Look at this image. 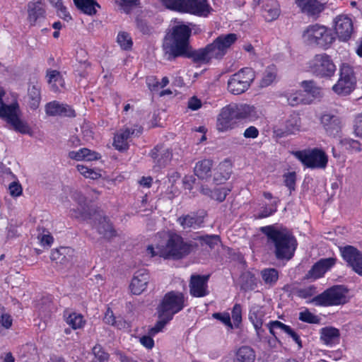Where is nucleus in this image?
<instances>
[{"label": "nucleus", "instance_id": "54", "mask_svg": "<svg viewBox=\"0 0 362 362\" xmlns=\"http://www.w3.org/2000/svg\"><path fill=\"white\" fill-rule=\"evenodd\" d=\"M213 318L220 321L225 326H226L230 329L233 328V325L231 322L230 316L228 313H215L212 315Z\"/></svg>", "mask_w": 362, "mask_h": 362}, {"label": "nucleus", "instance_id": "61", "mask_svg": "<svg viewBox=\"0 0 362 362\" xmlns=\"http://www.w3.org/2000/svg\"><path fill=\"white\" fill-rule=\"evenodd\" d=\"M57 13L59 17L64 19V21H69L71 19V16L66 6H64L63 3L55 7Z\"/></svg>", "mask_w": 362, "mask_h": 362}, {"label": "nucleus", "instance_id": "13", "mask_svg": "<svg viewBox=\"0 0 362 362\" xmlns=\"http://www.w3.org/2000/svg\"><path fill=\"white\" fill-rule=\"evenodd\" d=\"M46 18V5L42 0H33L27 4V21L30 26H40Z\"/></svg>", "mask_w": 362, "mask_h": 362}, {"label": "nucleus", "instance_id": "18", "mask_svg": "<svg viewBox=\"0 0 362 362\" xmlns=\"http://www.w3.org/2000/svg\"><path fill=\"white\" fill-rule=\"evenodd\" d=\"M336 263L334 257L324 258L317 262L307 274V278L316 280L322 277Z\"/></svg>", "mask_w": 362, "mask_h": 362}, {"label": "nucleus", "instance_id": "24", "mask_svg": "<svg viewBox=\"0 0 362 362\" xmlns=\"http://www.w3.org/2000/svg\"><path fill=\"white\" fill-rule=\"evenodd\" d=\"M320 121L327 134L335 136L340 132L341 127L338 117L327 113L322 115Z\"/></svg>", "mask_w": 362, "mask_h": 362}, {"label": "nucleus", "instance_id": "25", "mask_svg": "<svg viewBox=\"0 0 362 362\" xmlns=\"http://www.w3.org/2000/svg\"><path fill=\"white\" fill-rule=\"evenodd\" d=\"M25 99L30 108L36 110L39 107L41 101V87L37 81L30 83Z\"/></svg>", "mask_w": 362, "mask_h": 362}, {"label": "nucleus", "instance_id": "40", "mask_svg": "<svg viewBox=\"0 0 362 362\" xmlns=\"http://www.w3.org/2000/svg\"><path fill=\"white\" fill-rule=\"evenodd\" d=\"M96 228L98 233L106 238H112L115 233L109 220L105 217L100 219Z\"/></svg>", "mask_w": 362, "mask_h": 362}, {"label": "nucleus", "instance_id": "2", "mask_svg": "<svg viewBox=\"0 0 362 362\" xmlns=\"http://www.w3.org/2000/svg\"><path fill=\"white\" fill-rule=\"evenodd\" d=\"M192 30L188 25L177 22L166 35L163 43V49L167 59L170 60L180 56H190L189 39Z\"/></svg>", "mask_w": 362, "mask_h": 362}, {"label": "nucleus", "instance_id": "31", "mask_svg": "<svg viewBox=\"0 0 362 362\" xmlns=\"http://www.w3.org/2000/svg\"><path fill=\"white\" fill-rule=\"evenodd\" d=\"M177 222L184 229L199 228L204 223V217L195 214L182 216L177 218Z\"/></svg>", "mask_w": 362, "mask_h": 362}, {"label": "nucleus", "instance_id": "8", "mask_svg": "<svg viewBox=\"0 0 362 362\" xmlns=\"http://www.w3.org/2000/svg\"><path fill=\"white\" fill-rule=\"evenodd\" d=\"M347 293L344 286H334L314 297L312 302L320 306L339 305L347 302Z\"/></svg>", "mask_w": 362, "mask_h": 362}, {"label": "nucleus", "instance_id": "9", "mask_svg": "<svg viewBox=\"0 0 362 362\" xmlns=\"http://www.w3.org/2000/svg\"><path fill=\"white\" fill-rule=\"evenodd\" d=\"M184 295L180 292L171 291L165 295L158 307V313L167 320H172L173 315L185 307Z\"/></svg>", "mask_w": 362, "mask_h": 362}, {"label": "nucleus", "instance_id": "60", "mask_svg": "<svg viewBox=\"0 0 362 362\" xmlns=\"http://www.w3.org/2000/svg\"><path fill=\"white\" fill-rule=\"evenodd\" d=\"M316 293V288L314 286H309L298 290V296L302 298L311 297Z\"/></svg>", "mask_w": 362, "mask_h": 362}, {"label": "nucleus", "instance_id": "56", "mask_svg": "<svg viewBox=\"0 0 362 362\" xmlns=\"http://www.w3.org/2000/svg\"><path fill=\"white\" fill-rule=\"evenodd\" d=\"M159 315V321L156 324V325L151 328L148 331V334L151 336H155L158 332H161L163 327L165 326L168 322L170 320H167L164 316Z\"/></svg>", "mask_w": 362, "mask_h": 362}, {"label": "nucleus", "instance_id": "63", "mask_svg": "<svg viewBox=\"0 0 362 362\" xmlns=\"http://www.w3.org/2000/svg\"><path fill=\"white\" fill-rule=\"evenodd\" d=\"M211 248H213L219 242V237L218 235H206L200 238Z\"/></svg>", "mask_w": 362, "mask_h": 362}, {"label": "nucleus", "instance_id": "58", "mask_svg": "<svg viewBox=\"0 0 362 362\" xmlns=\"http://www.w3.org/2000/svg\"><path fill=\"white\" fill-rule=\"evenodd\" d=\"M232 318L233 320L234 326L238 327L242 321V310L241 306L235 304L232 310Z\"/></svg>", "mask_w": 362, "mask_h": 362}, {"label": "nucleus", "instance_id": "48", "mask_svg": "<svg viewBox=\"0 0 362 362\" xmlns=\"http://www.w3.org/2000/svg\"><path fill=\"white\" fill-rule=\"evenodd\" d=\"M13 320L4 308L0 307V335L4 329H9L12 325Z\"/></svg>", "mask_w": 362, "mask_h": 362}, {"label": "nucleus", "instance_id": "45", "mask_svg": "<svg viewBox=\"0 0 362 362\" xmlns=\"http://www.w3.org/2000/svg\"><path fill=\"white\" fill-rule=\"evenodd\" d=\"M288 103L291 106H296L301 103H308L306 101L303 93L300 90H296L288 93L286 95Z\"/></svg>", "mask_w": 362, "mask_h": 362}, {"label": "nucleus", "instance_id": "46", "mask_svg": "<svg viewBox=\"0 0 362 362\" xmlns=\"http://www.w3.org/2000/svg\"><path fill=\"white\" fill-rule=\"evenodd\" d=\"M301 87L304 91L314 98H317L321 95V90L317 87L313 81H303L301 83Z\"/></svg>", "mask_w": 362, "mask_h": 362}, {"label": "nucleus", "instance_id": "5", "mask_svg": "<svg viewBox=\"0 0 362 362\" xmlns=\"http://www.w3.org/2000/svg\"><path fill=\"white\" fill-rule=\"evenodd\" d=\"M166 8L187 13L198 16L206 17L211 8L206 0H158Z\"/></svg>", "mask_w": 362, "mask_h": 362}, {"label": "nucleus", "instance_id": "20", "mask_svg": "<svg viewBox=\"0 0 362 362\" xmlns=\"http://www.w3.org/2000/svg\"><path fill=\"white\" fill-rule=\"evenodd\" d=\"M232 111L237 119H248L254 121L259 117L255 106L247 104H230Z\"/></svg>", "mask_w": 362, "mask_h": 362}, {"label": "nucleus", "instance_id": "33", "mask_svg": "<svg viewBox=\"0 0 362 362\" xmlns=\"http://www.w3.org/2000/svg\"><path fill=\"white\" fill-rule=\"evenodd\" d=\"M76 6L83 13L93 16L97 13V8L100 5L95 0H74Z\"/></svg>", "mask_w": 362, "mask_h": 362}, {"label": "nucleus", "instance_id": "6", "mask_svg": "<svg viewBox=\"0 0 362 362\" xmlns=\"http://www.w3.org/2000/svg\"><path fill=\"white\" fill-rule=\"evenodd\" d=\"M256 78L253 69L244 67L232 74L227 82V90L233 95L245 93L252 86Z\"/></svg>", "mask_w": 362, "mask_h": 362}, {"label": "nucleus", "instance_id": "37", "mask_svg": "<svg viewBox=\"0 0 362 362\" xmlns=\"http://www.w3.org/2000/svg\"><path fill=\"white\" fill-rule=\"evenodd\" d=\"M230 191V189L229 188L225 187H220L218 188H216L214 189V191H211L209 188L204 187H202L201 189V192L203 194L209 196L212 199H216L218 202L224 201Z\"/></svg>", "mask_w": 362, "mask_h": 362}, {"label": "nucleus", "instance_id": "47", "mask_svg": "<svg viewBox=\"0 0 362 362\" xmlns=\"http://www.w3.org/2000/svg\"><path fill=\"white\" fill-rule=\"evenodd\" d=\"M117 42L122 49H130L133 45L130 35L126 32H119L117 35Z\"/></svg>", "mask_w": 362, "mask_h": 362}, {"label": "nucleus", "instance_id": "64", "mask_svg": "<svg viewBox=\"0 0 362 362\" xmlns=\"http://www.w3.org/2000/svg\"><path fill=\"white\" fill-rule=\"evenodd\" d=\"M354 134L357 137L362 139V114L357 117L354 127Z\"/></svg>", "mask_w": 362, "mask_h": 362}, {"label": "nucleus", "instance_id": "53", "mask_svg": "<svg viewBox=\"0 0 362 362\" xmlns=\"http://www.w3.org/2000/svg\"><path fill=\"white\" fill-rule=\"evenodd\" d=\"M299 320L300 321L310 323V324H317L320 322V318L317 315H315L313 313L310 312L308 309H305L299 313Z\"/></svg>", "mask_w": 362, "mask_h": 362}, {"label": "nucleus", "instance_id": "51", "mask_svg": "<svg viewBox=\"0 0 362 362\" xmlns=\"http://www.w3.org/2000/svg\"><path fill=\"white\" fill-rule=\"evenodd\" d=\"M92 351L94 355L95 362H107L109 360L110 356L108 353L100 345L97 344L93 346Z\"/></svg>", "mask_w": 362, "mask_h": 362}, {"label": "nucleus", "instance_id": "7", "mask_svg": "<svg viewBox=\"0 0 362 362\" xmlns=\"http://www.w3.org/2000/svg\"><path fill=\"white\" fill-rule=\"evenodd\" d=\"M303 40L310 45H317L322 48L329 47L334 40L332 30L318 24L309 25L303 33Z\"/></svg>", "mask_w": 362, "mask_h": 362}, {"label": "nucleus", "instance_id": "19", "mask_svg": "<svg viewBox=\"0 0 362 362\" xmlns=\"http://www.w3.org/2000/svg\"><path fill=\"white\" fill-rule=\"evenodd\" d=\"M141 132V127H126L116 134L114 138V146L119 151L126 150L128 148V141L131 135H139Z\"/></svg>", "mask_w": 362, "mask_h": 362}, {"label": "nucleus", "instance_id": "11", "mask_svg": "<svg viewBox=\"0 0 362 362\" xmlns=\"http://www.w3.org/2000/svg\"><path fill=\"white\" fill-rule=\"evenodd\" d=\"M310 71L321 77H332L336 71V66L327 54H316L309 62Z\"/></svg>", "mask_w": 362, "mask_h": 362}, {"label": "nucleus", "instance_id": "23", "mask_svg": "<svg viewBox=\"0 0 362 362\" xmlns=\"http://www.w3.org/2000/svg\"><path fill=\"white\" fill-rule=\"evenodd\" d=\"M297 6L308 16H315L324 10L322 0H295Z\"/></svg>", "mask_w": 362, "mask_h": 362}, {"label": "nucleus", "instance_id": "15", "mask_svg": "<svg viewBox=\"0 0 362 362\" xmlns=\"http://www.w3.org/2000/svg\"><path fill=\"white\" fill-rule=\"evenodd\" d=\"M344 259L359 275L362 276V254L352 246H346L340 248Z\"/></svg>", "mask_w": 362, "mask_h": 362}, {"label": "nucleus", "instance_id": "29", "mask_svg": "<svg viewBox=\"0 0 362 362\" xmlns=\"http://www.w3.org/2000/svg\"><path fill=\"white\" fill-rule=\"evenodd\" d=\"M100 155L94 151L87 148H81L77 151L69 152V158L76 161H93L100 158Z\"/></svg>", "mask_w": 362, "mask_h": 362}, {"label": "nucleus", "instance_id": "14", "mask_svg": "<svg viewBox=\"0 0 362 362\" xmlns=\"http://www.w3.org/2000/svg\"><path fill=\"white\" fill-rule=\"evenodd\" d=\"M268 314V308L264 306L253 305L250 308L248 318L259 339L263 337L264 329L262 326L269 317Z\"/></svg>", "mask_w": 362, "mask_h": 362}, {"label": "nucleus", "instance_id": "55", "mask_svg": "<svg viewBox=\"0 0 362 362\" xmlns=\"http://www.w3.org/2000/svg\"><path fill=\"white\" fill-rule=\"evenodd\" d=\"M279 200H274L269 206H265L261 213L257 216V218H267L274 214L277 210Z\"/></svg>", "mask_w": 362, "mask_h": 362}, {"label": "nucleus", "instance_id": "42", "mask_svg": "<svg viewBox=\"0 0 362 362\" xmlns=\"http://www.w3.org/2000/svg\"><path fill=\"white\" fill-rule=\"evenodd\" d=\"M66 323L74 329H81L86 324V320L81 314L73 313L66 319Z\"/></svg>", "mask_w": 362, "mask_h": 362}, {"label": "nucleus", "instance_id": "39", "mask_svg": "<svg viewBox=\"0 0 362 362\" xmlns=\"http://www.w3.org/2000/svg\"><path fill=\"white\" fill-rule=\"evenodd\" d=\"M300 119L298 115H291L284 123V133L293 134L300 131Z\"/></svg>", "mask_w": 362, "mask_h": 362}, {"label": "nucleus", "instance_id": "36", "mask_svg": "<svg viewBox=\"0 0 362 362\" xmlns=\"http://www.w3.org/2000/svg\"><path fill=\"white\" fill-rule=\"evenodd\" d=\"M277 76V69L274 65L267 66L262 73L259 81V87L266 88L271 86Z\"/></svg>", "mask_w": 362, "mask_h": 362}, {"label": "nucleus", "instance_id": "41", "mask_svg": "<svg viewBox=\"0 0 362 362\" xmlns=\"http://www.w3.org/2000/svg\"><path fill=\"white\" fill-rule=\"evenodd\" d=\"M76 168L81 175L91 180H97L101 177V170L90 168L84 165H77Z\"/></svg>", "mask_w": 362, "mask_h": 362}, {"label": "nucleus", "instance_id": "34", "mask_svg": "<svg viewBox=\"0 0 362 362\" xmlns=\"http://www.w3.org/2000/svg\"><path fill=\"white\" fill-rule=\"evenodd\" d=\"M47 81L54 92L61 90L64 86V81L61 74L57 70H49L47 74Z\"/></svg>", "mask_w": 362, "mask_h": 362}, {"label": "nucleus", "instance_id": "62", "mask_svg": "<svg viewBox=\"0 0 362 362\" xmlns=\"http://www.w3.org/2000/svg\"><path fill=\"white\" fill-rule=\"evenodd\" d=\"M153 337V336H151L149 334L148 335L142 336L139 338V342L147 349H152L155 344Z\"/></svg>", "mask_w": 362, "mask_h": 362}, {"label": "nucleus", "instance_id": "38", "mask_svg": "<svg viewBox=\"0 0 362 362\" xmlns=\"http://www.w3.org/2000/svg\"><path fill=\"white\" fill-rule=\"evenodd\" d=\"M264 284L269 287L276 284L279 279V272L274 268H267L261 271Z\"/></svg>", "mask_w": 362, "mask_h": 362}, {"label": "nucleus", "instance_id": "22", "mask_svg": "<svg viewBox=\"0 0 362 362\" xmlns=\"http://www.w3.org/2000/svg\"><path fill=\"white\" fill-rule=\"evenodd\" d=\"M149 279V274L145 270L135 272L129 285L131 292L134 295L141 294L146 290Z\"/></svg>", "mask_w": 362, "mask_h": 362}, {"label": "nucleus", "instance_id": "4", "mask_svg": "<svg viewBox=\"0 0 362 362\" xmlns=\"http://www.w3.org/2000/svg\"><path fill=\"white\" fill-rule=\"evenodd\" d=\"M237 40L238 35L235 33L221 35L205 48L194 51L192 58L199 64H207L213 59H221Z\"/></svg>", "mask_w": 362, "mask_h": 362}, {"label": "nucleus", "instance_id": "59", "mask_svg": "<svg viewBox=\"0 0 362 362\" xmlns=\"http://www.w3.org/2000/svg\"><path fill=\"white\" fill-rule=\"evenodd\" d=\"M8 191L11 196L17 197L22 194L23 188L18 182L14 181L9 184Z\"/></svg>", "mask_w": 362, "mask_h": 362}, {"label": "nucleus", "instance_id": "10", "mask_svg": "<svg viewBox=\"0 0 362 362\" xmlns=\"http://www.w3.org/2000/svg\"><path fill=\"white\" fill-rule=\"evenodd\" d=\"M294 156L306 167L310 168H325L328 163V156L325 152L315 148L296 151Z\"/></svg>", "mask_w": 362, "mask_h": 362}, {"label": "nucleus", "instance_id": "3", "mask_svg": "<svg viewBox=\"0 0 362 362\" xmlns=\"http://www.w3.org/2000/svg\"><path fill=\"white\" fill-rule=\"evenodd\" d=\"M262 231L267 235L269 242L274 245L277 259L292 258L298 244L294 236L286 228L267 226L262 227Z\"/></svg>", "mask_w": 362, "mask_h": 362}, {"label": "nucleus", "instance_id": "16", "mask_svg": "<svg viewBox=\"0 0 362 362\" xmlns=\"http://www.w3.org/2000/svg\"><path fill=\"white\" fill-rule=\"evenodd\" d=\"M334 30L341 40H348L354 30L351 18L346 15L337 16L334 20Z\"/></svg>", "mask_w": 362, "mask_h": 362}, {"label": "nucleus", "instance_id": "43", "mask_svg": "<svg viewBox=\"0 0 362 362\" xmlns=\"http://www.w3.org/2000/svg\"><path fill=\"white\" fill-rule=\"evenodd\" d=\"M118 8L125 13H129L139 6V0H115Z\"/></svg>", "mask_w": 362, "mask_h": 362}, {"label": "nucleus", "instance_id": "28", "mask_svg": "<svg viewBox=\"0 0 362 362\" xmlns=\"http://www.w3.org/2000/svg\"><path fill=\"white\" fill-rule=\"evenodd\" d=\"M263 16L267 21L277 19L281 10L279 4L276 0H262Z\"/></svg>", "mask_w": 362, "mask_h": 362}, {"label": "nucleus", "instance_id": "44", "mask_svg": "<svg viewBox=\"0 0 362 362\" xmlns=\"http://www.w3.org/2000/svg\"><path fill=\"white\" fill-rule=\"evenodd\" d=\"M267 326L271 334H272L274 337H276V334H278L276 330H279L280 332L287 334V332L290 331L291 329L290 326L286 325L278 320L270 321L267 325Z\"/></svg>", "mask_w": 362, "mask_h": 362}, {"label": "nucleus", "instance_id": "21", "mask_svg": "<svg viewBox=\"0 0 362 362\" xmlns=\"http://www.w3.org/2000/svg\"><path fill=\"white\" fill-rule=\"evenodd\" d=\"M207 281V276L192 275L189 283L190 294L197 298L206 296L209 293Z\"/></svg>", "mask_w": 362, "mask_h": 362}, {"label": "nucleus", "instance_id": "1", "mask_svg": "<svg viewBox=\"0 0 362 362\" xmlns=\"http://www.w3.org/2000/svg\"><path fill=\"white\" fill-rule=\"evenodd\" d=\"M156 243L148 245L146 250L148 257H160L165 259L178 260L188 255L192 251V245L185 242L175 233H160L156 235Z\"/></svg>", "mask_w": 362, "mask_h": 362}, {"label": "nucleus", "instance_id": "30", "mask_svg": "<svg viewBox=\"0 0 362 362\" xmlns=\"http://www.w3.org/2000/svg\"><path fill=\"white\" fill-rule=\"evenodd\" d=\"M320 340L327 346H333L339 342V331L333 327H325L320 329Z\"/></svg>", "mask_w": 362, "mask_h": 362}, {"label": "nucleus", "instance_id": "57", "mask_svg": "<svg viewBox=\"0 0 362 362\" xmlns=\"http://www.w3.org/2000/svg\"><path fill=\"white\" fill-rule=\"evenodd\" d=\"M296 180V174L295 172H289L284 175V184L291 192L295 189Z\"/></svg>", "mask_w": 362, "mask_h": 362}, {"label": "nucleus", "instance_id": "35", "mask_svg": "<svg viewBox=\"0 0 362 362\" xmlns=\"http://www.w3.org/2000/svg\"><path fill=\"white\" fill-rule=\"evenodd\" d=\"M212 160L204 159L196 163L194 173L200 179L204 180L211 176Z\"/></svg>", "mask_w": 362, "mask_h": 362}, {"label": "nucleus", "instance_id": "49", "mask_svg": "<svg viewBox=\"0 0 362 362\" xmlns=\"http://www.w3.org/2000/svg\"><path fill=\"white\" fill-rule=\"evenodd\" d=\"M69 251L68 248L61 247L52 252L50 258L56 263L65 264L67 262L66 254Z\"/></svg>", "mask_w": 362, "mask_h": 362}, {"label": "nucleus", "instance_id": "12", "mask_svg": "<svg viewBox=\"0 0 362 362\" xmlns=\"http://www.w3.org/2000/svg\"><path fill=\"white\" fill-rule=\"evenodd\" d=\"M355 83L351 66L347 64H343L340 67L339 78L332 86V90L339 95H346L353 91Z\"/></svg>", "mask_w": 362, "mask_h": 362}, {"label": "nucleus", "instance_id": "17", "mask_svg": "<svg viewBox=\"0 0 362 362\" xmlns=\"http://www.w3.org/2000/svg\"><path fill=\"white\" fill-rule=\"evenodd\" d=\"M230 105L223 107L217 116L216 129L218 132H225L235 127V115Z\"/></svg>", "mask_w": 362, "mask_h": 362}, {"label": "nucleus", "instance_id": "50", "mask_svg": "<svg viewBox=\"0 0 362 362\" xmlns=\"http://www.w3.org/2000/svg\"><path fill=\"white\" fill-rule=\"evenodd\" d=\"M340 143L347 150H350L354 152L362 151L361 144L358 141L350 138H345L341 139Z\"/></svg>", "mask_w": 362, "mask_h": 362}, {"label": "nucleus", "instance_id": "52", "mask_svg": "<svg viewBox=\"0 0 362 362\" xmlns=\"http://www.w3.org/2000/svg\"><path fill=\"white\" fill-rule=\"evenodd\" d=\"M169 83L168 78L164 76L160 82L156 81L154 77H148L146 78V84L151 91H155L156 88L160 86L161 88H164Z\"/></svg>", "mask_w": 362, "mask_h": 362}, {"label": "nucleus", "instance_id": "27", "mask_svg": "<svg viewBox=\"0 0 362 362\" xmlns=\"http://www.w3.org/2000/svg\"><path fill=\"white\" fill-rule=\"evenodd\" d=\"M45 110L46 113L52 116H75L74 110L70 106L64 104H60L57 101H53L47 104Z\"/></svg>", "mask_w": 362, "mask_h": 362}, {"label": "nucleus", "instance_id": "26", "mask_svg": "<svg viewBox=\"0 0 362 362\" xmlns=\"http://www.w3.org/2000/svg\"><path fill=\"white\" fill-rule=\"evenodd\" d=\"M153 162L159 167L165 165L173 158L171 150L163 146H156L151 152Z\"/></svg>", "mask_w": 362, "mask_h": 362}, {"label": "nucleus", "instance_id": "32", "mask_svg": "<svg viewBox=\"0 0 362 362\" xmlns=\"http://www.w3.org/2000/svg\"><path fill=\"white\" fill-rule=\"evenodd\" d=\"M233 358L238 362H255L256 354L251 347L242 346L235 351Z\"/></svg>", "mask_w": 362, "mask_h": 362}]
</instances>
